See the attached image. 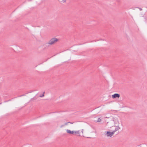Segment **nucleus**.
<instances>
[{
    "label": "nucleus",
    "mask_w": 147,
    "mask_h": 147,
    "mask_svg": "<svg viewBox=\"0 0 147 147\" xmlns=\"http://www.w3.org/2000/svg\"><path fill=\"white\" fill-rule=\"evenodd\" d=\"M112 131H107L106 132V135L107 137H112L114 134L115 131L114 130H112Z\"/></svg>",
    "instance_id": "obj_4"
},
{
    "label": "nucleus",
    "mask_w": 147,
    "mask_h": 147,
    "mask_svg": "<svg viewBox=\"0 0 147 147\" xmlns=\"http://www.w3.org/2000/svg\"><path fill=\"white\" fill-rule=\"evenodd\" d=\"M113 98H119L120 97V96L119 94L117 93L114 94L111 96Z\"/></svg>",
    "instance_id": "obj_5"
},
{
    "label": "nucleus",
    "mask_w": 147,
    "mask_h": 147,
    "mask_svg": "<svg viewBox=\"0 0 147 147\" xmlns=\"http://www.w3.org/2000/svg\"><path fill=\"white\" fill-rule=\"evenodd\" d=\"M44 96V94H43V95H42V96H40V97H41L43 96Z\"/></svg>",
    "instance_id": "obj_9"
},
{
    "label": "nucleus",
    "mask_w": 147,
    "mask_h": 147,
    "mask_svg": "<svg viewBox=\"0 0 147 147\" xmlns=\"http://www.w3.org/2000/svg\"><path fill=\"white\" fill-rule=\"evenodd\" d=\"M139 147H145V146L141 145L139 146Z\"/></svg>",
    "instance_id": "obj_8"
},
{
    "label": "nucleus",
    "mask_w": 147,
    "mask_h": 147,
    "mask_svg": "<svg viewBox=\"0 0 147 147\" xmlns=\"http://www.w3.org/2000/svg\"><path fill=\"white\" fill-rule=\"evenodd\" d=\"M111 123L113 124V125L111 127L112 130H114L116 132L120 129V123L118 119H114L112 121Z\"/></svg>",
    "instance_id": "obj_2"
},
{
    "label": "nucleus",
    "mask_w": 147,
    "mask_h": 147,
    "mask_svg": "<svg viewBox=\"0 0 147 147\" xmlns=\"http://www.w3.org/2000/svg\"><path fill=\"white\" fill-rule=\"evenodd\" d=\"M101 119L100 117V118H98L97 119V120L96 121L97 122H101Z\"/></svg>",
    "instance_id": "obj_7"
},
{
    "label": "nucleus",
    "mask_w": 147,
    "mask_h": 147,
    "mask_svg": "<svg viewBox=\"0 0 147 147\" xmlns=\"http://www.w3.org/2000/svg\"><path fill=\"white\" fill-rule=\"evenodd\" d=\"M59 40V38L56 37H53L51 38L48 42V44L49 45H52L55 44Z\"/></svg>",
    "instance_id": "obj_3"
},
{
    "label": "nucleus",
    "mask_w": 147,
    "mask_h": 147,
    "mask_svg": "<svg viewBox=\"0 0 147 147\" xmlns=\"http://www.w3.org/2000/svg\"><path fill=\"white\" fill-rule=\"evenodd\" d=\"M75 125L73 123L67 122L65 123L64 125H61V128L65 127V130L66 133L70 134H75L78 136H84V130L82 129L81 130H71L74 129Z\"/></svg>",
    "instance_id": "obj_1"
},
{
    "label": "nucleus",
    "mask_w": 147,
    "mask_h": 147,
    "mask_svg": "<svg viewBox=\"0 0 147 147\" xmlns=\"http://www.w3.org/2000/svg\"><path fill=\"white\" fill-rule=\"evenodd\" d=\"M61 3H64L66 2L67 0H58Z\"/></svg>",
    "instance_id": "obj_6"
}]
</instances>
